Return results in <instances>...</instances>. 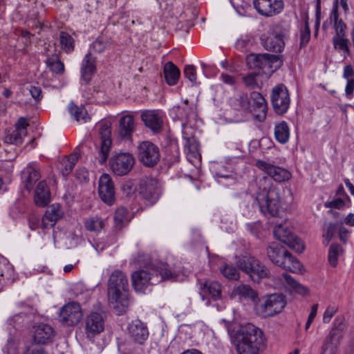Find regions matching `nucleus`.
<instances>
[{
  "label": "nucleus",
  "instance_id": "1",
  "mask_svg": "<svg viewBox=\"0 0 354 354\" xmlns=\"http://www.w3.org/2000/svg\"><path fill=\"white\" fill-rule=\"evenodd\" d=\"M173 118L182 121V133L184 140L185 151L189 162H193L200 156L199 145L193 135V129L190 122L196 117L195 107L189 105L188 100L184 101V104L174 106L170 110Z\"/></svg>",
  "mask_w": 354,
  "mask_h": 354
},
{
  "label": "nucleus",
  "instance_id": "2",
  "mask_svg": "<svg viewBox=\"0 0 354 354\" xmlns=\"http://www.w3.org/2000/svg\"><path fill=\"white\" fill-rule=\"evenodd\" d=\"M226 328L232 342L236 346L239 354H258L265 346L262 330L252 324L242 325L236 330H231L228 322Z\"/></svg>",
  "mask_w": 354,
  "mask_h": 354
},
{
  "label": "nucleus",
  "instance_id": "3",
  "mask_svg": "<svg viewBox=\"0 0 354 354\" xmlns=\"http://www.w3.org/2000/svg\"><path fill=\"white\" fill-rule=\"evenodd\" d=\"M179 272L171 270L167 263H160L151 268V271L141 270L132 274V284L138 292L145 293L149 286L155 285L162 280L178 281Z\"/></svg>",
  "mask_w": 354,
  "mask_h": 354
},
{
  "label": "nucleus",
  "instance_id": "4",
  "mask_svg": "<svg viewBox=\"0 0 354 354\" xmlns=\"http://www.w3.org/2000/svg\"><path fill=\"white\" fill-rule=\"evenodd\" d=\"M129 283L127 276L120 270H115L108 281V297L110 305L118 314L124 313L129 305Z\"/></svg>",
  "mask_w": 354,
  "mask_h": 354
},
{
  "label": "nucleus",
  "instance_id": "5",
  "mask_svg": "<svg viewBox=\"0 0 354 354\" xmlns=\"http://www.w3.org/2000/svg\"><path fill=\"white\" fill-rule=\"evenodd\" d=\"M254 205L264 215L270 214L273 217H277L283 212L280 194L277 188H271L268 190L264 188L258 192L253 205Z\"/></svg>",
  "mask_w": 354,
  "mask_h": 354
},
{
  "label": "nucleus",
  "instance_id": "6",
  "mask_svg": "<svg viewBox=\"0 0 354 354\" xmlns=\"http://www.w3.org/2000/svg\"><path fill=\"white\" fill-rule=\"evenodd\" d=\"M236 265L240 270L249 274L254 281H259L270 276V271L267 267L250 254L239 257Z\"/></svg>",
  "mask_w": 354,
  "mask_h": 354
},
{
  "label": "nucleus",
  "instance_id": "7",
  "mask_svg": "<svg viewBox=\"0 0 354 354\" xmlns=\"http://www.w3.org/2000/svg\"><path fill=\"white\" fill-rule=\"evenodd\" d=\"M286 301L282 295L273 294L264 298L257 304L255 310L257 315L262 317H268L280 313L285 308Z\"/></svg>",
  "mask_w": 354,
  "mask_h": 354
},
{
  "label": "nucleus",
  "instance_id": "8",
  "mask_svg": "<svg viewBox=\"0 0 354 354\" xmlns=\"http://www.w3.org/2000/svg\"><path fill=\"white\" fill-rule=\"evenodd\" d=\"M246 62L251 69H261L266 75H270L279 66L277 57L268 53L250 54Z\"/></svg>",
  "mask_w": 354,
  "mask_h": 354
},
{
  "label": "nucleus",
  "instance_id": "9",
  "mask_svg": "<svg viewBox=\"0 0 354 354\" xmlns=\"http://www.w3.org/2000/svg\"><path fill=\"white\" fill-rule=\"evenodd\" d=\"M344 320L343 317H337L335 319L334 327L325 339L322 354H336L337 345L346 328Z\"/></svg>",
  "mask_w": 354,
  "mask_h": 354
},
{
  "label": "nucleus",
  "instance_id": "10",
  "mask_svg": "<svg viewBox=\"0 0 354 354\" xmlns=\"http://www.w3.org/2000/svg\"><path fill=\"white\" fill-rule=\"evenodd\" d=\"M135 162L133 156L129 153H120L111 157L109 161L112 171L117 176L127 174Z\"/></svg>",
  "mask_w": 354,
  "mask_h": 354
},
{
  "label": "nucleus",
  "instance_id": "11",
  "mask_svg": "<svg viewBox=\"0 0 354 354\" xmlns=\"http://www.w3.org/2000/svg\"><path fill=\"white\" fill-rule=\"evenodd\" d=\"M138 158L147 167L155 166L160 160L158 147L149 141H143L138 147Z\"/></svg>",
  "mask_w": 354,
  "mask_h": 354
},
{
  "label": "nucleus",
  "instance_id": "12",
  "mask_svg": "<svg viewBox=\"0 0 354 354\" xmlns=\"http://www.w3.org/2000/svg\"><path fill=\"white\" fill-rule=\"evenodd\" d=\"M140 194L147 205L156 203L160 194V185L157 180L151 178H143L140 184Z\"/></svg>",
  "mask_w": 354,
  "mask_h": 354
},
{
  "label": "nucleus",
  "instance_id": "13",
  "mask_svg": "<svg viewBox=\"0 0 354 354\" xmlns=\"http://www.w3.org/2000/svg\"><path fill=\"white\" fill-rule=\"evenodd\" d=\"M82 316L80 304L72 301L62 307L59 313V321L66 326H75L81 321Z\"/></svg>",
  "mask_w": 354,
  "mask_h": 354
},
{
  "label": "nucleus",
  "instance_id": "14",
  "mask_svg": "<svg viewBox=\"0 0 354 354\" xmlns=\"http://www.w3.org/2000/svg\"><path fill=\"white\" fill-rule=\"evenodd\" d=\"M253 3L258 13L267 17L279 15L284 8L283 0H254Z\"/></svg>",
  "mask_w": 354,
  "mask_h": 354
},
{
  "label": "nucleus",
  "instance_id": "15",
  "mask_svg": "<svg viewBox=\"0 0 354 354\" xmlns=\"http://www.w3.org/2000/svg\"><path fill=\"white\" fill-rule=\"evenodd\" d=\"M271 100L273 109L277 114H283L288 110V88L280 84L272 90Z\"/></svg>",
  "mask_w": 354,
  "mask_h": 354
},
{
  "label": "nucleus",
  "instance_id": "16",
  "mask_svg": "<svg viewBox=\"0 0 354 354\" xmlns=\"http://www.w3.org/2000/svg\"><path fill=\"white\" fill-rule=\"evenodd\" d=\"M98 194L102 201L111 205L115 201V188L111 176L102 174L99 179Z\"/></svg>",
  "mask_w": 354,
  "mask_h": 354
},
{
  "label": "nucleus",
  "instance_id": "17",
  "mask_svg": "<svg viewBox=\"0 0 354 354\" xmlns=\"http://www.w3.org/2000/svg\"><path fill=\"white\" fill-rule=\"evenodd\" d=\"M127 335L134 343L143 344L149 337V330L145 323L139 319L133 320L127 327Z\"/></svg>",
  "mask_w": 354,
  "mask_h": 354
},
{
  "label": "nucleus",
  "instance_id": "18",
  "mask_svg": "<svg viewBox=\"0 0 354 354\" xmlns=\"http://www.w3.org/2000/svg\"><path fill=\"white\" fill-rule=\"evenodd\" d=\"M99 135L100 136V162L103 164L106 160L112 140L111 138V124L108 122L100 123L97 126Z\"/></svg>",
  "mask_w": 354,
  "mask_h": 354
},
{
  "label": "nucleus",
  "instance_id": "19",
  "mask_svg": "<svg viewBox=\"0 0 354 354\" xmlns=\"http://www.w3.org/2000/svg\"><path fill=\"white\" fill-rule=\"evenodd\" d=\"M104 329V318L97 312H91L85 319V332L87 336H95Z\"/></svg>",
  "mask_w": 354,
  "mask_h": 354
},
{
  "label": "nucleus",
  "instance_id": "20",
  "mask_svg": "<svg viewBox=\"0 0 354 354\" xmlns=\"http://www.w3.org/2000/svg\"><path fill=\"white\" fill-rule=\"evenodd\" d=\"M261 40L262 46L267 50L280 53L285 47L283 35L277 30L269 33L268 35H263L261 37Z\"/></svg>",
  "mask_w": 354,
  "mask_h": 354
},
{
  "label": "nucleus",
  "instance_id": "21",
  "mask_svg": "<svg viewBox=\"0 0 354 354\" xmlns=\"http://www.w3.org/2000/svg\"><path fill=\"white\" fill-rule=\"evenodd\" d=\"M140 118L145 125L153 132H158L162 127L163 116L158 110H146L141 113Z\"/></svg>",
  "mask_w": 354,
  "mask_h": 354
},
{
  "label": "nucleus",
  "instance_id": "22",
  "mask_svg": "<svg viewBox=\"0 0 354 354\" xmlns=\"http://www.w3.org/2000/svg\"><path fill=\"white\" fill-rule=\"evenodd\" d=\"M255 165L260 170L268 174L275 181L283 182L288 178V171L285 169L261 160H258Z\"/></svg>",
  "mask_w": 354,
  "mask_h": 354
},
{
  "label": "nucleus",
  "instance_id": "23",
  "mask_svg": "<svg viewBox=\"0 0 354 354\" xmlns=\"http://www.w3.org/2000/svg\"><path fill=\"white\" fill-rule=\"evenodd\" d=\"M270 261L277 266L285 268L288 250L285 246L272 243L267 250Z\"/></svg>",
  "mask_w": 354,
  "mask_h": 354
},
{
  "label": "nucleus",
  "instance_id": "24",
  "mask_svg": "<svg viewBox=\"0 0 354 354\" xmlns=\"http://www.w3.org/2000/svg\"><path fill=\"white\" fill-rule=\"evenodd\" d=\"M28 124L24 118H19L15 125V129L11 131H8L5 136V142L9 144H19L23 141L26 136V127Z\"/></svg>",
  "mask_w": 354,
  "mask_h": 354
},
{
  "label": "nucleus",
  "instance_id": "25",
  "mask_svg": "<svg viewBox=\"0 0 354 354\" xmlns=\"http://www.w3.org/2000/svg\"><path fill=\"white\" fill-rule=\"evenodd\" d=\"M54 330L48 324H39L34 327L33 339L37 344H45L52 341Z\"/></svg>",
  "mask_w": 354,
  "mask_h": 354
},
{
  "label": "nucleus",
  "instance_id": "26",
  "mask_svg": "<svg viewBox=\"0 0 354 354\" xmlns=\"http://www.w3.org/2000/svg\"><path fill=\"white\" fill-rule=\"evenodd\" d=\"M250 99L253 103L254 118L259 122L266 119L267 113V103L262 95L259 92H252Z\"/></svg>",
  "mask_w": 354,
  "mask_h": 354
},
{
  "label": "nucleus",
  "instance_id": "27",
  "mask_svg": "<svg viewBox=\"0 0 354 354\" xmlns=\"http://www.w3.org/2000/svg\"><path fill=\"white\" fill-rule=\"evenodd\" d=\"M136 130L134 117L131 114L122 115L119 120L118 133L121 138L129 140Z\"/></svg>",
  "mask_w": 354,
  "mask_h": 354
},
{
  "label": "nucleus",
  "instance_id": "28",
  "mask_svg": "<svg viewBox=\"0 0 354 354\" xmlns=\"http://www.w3.org/2000/svg\"><path fill=\"white\" fill-rule=\"evenodd\" d=\"M200 290L203 300H205V297H207L214 300H217L221 297V286L217 281H205L201 285Z\"/></svg>",
  "mask_w": 354,
  "mask_h": 354
},
{
  "label": "nucleus",
  "instance_id": "29",
  "mask_svg": "<svg viewBox=\"0 0 354 354\" xmlns=\"http://www.w3.org/2000/svg\"><path fill=\"white\" fill-rule=\"evenodd\" d=\"M96 59L92 55L91 51L88 52L84 57L81 66V76L86 83H88L96 70Z\"/></svg>",
  "mask_w": 354,
  "mask_h": 354
},
{
  "label": "nucleus",
  "instance_id": "30",
  "mask_svg": "<svg viewBox=\"0 0 354 354\" xmlns=\"http://www.w3.org/2000/svg\"><path fill=\"white\" fill-rule=\"evenodd\" d=\"M62 212L59 204H53L46 209L41 221L43 228L53 227L61 218Z\"/></svg>",
  "mask_w": 354,
  "mask_h": 354
},
{
  "label": "nucleus",
  "instance_id": "31",
  "mask_svg": "<svg viewBox=\"0 0 354 354\" xmlns=\"http://www.w3.org/2000/svg\"><path fill=\"white\" fill-rule=\"evenodd\" d=\"M40 174L34 164H29L21 171V178L24 188L30 191L33 184L39 180Z\"/></svg>",
  "mask_w": 354,
  "mask_h": 354
},
{
  "label": "nucleus",
  "instance_id": "32",
  "mask_svg": "<svg viewBox=\"0 0 354 354\" xmlns=\"http://www.w3.org/2000/svg\"><path fill=\"white\" fill-rule=\"evenodd\" d=\"M34 201L39 207H46L50 203V193L45 181L39 182L35 189Z\"/></svg>",
  "mask_w": 354,
  "mask_h": 354
},
{
  "label": "nucleus",
  "instance_id": "33",
  "mask_svg": "<svg viewBox=\"0 0 354 354\" xmlns=\"http://www.w3.org/2000/svg\"><path fill=\"white\" fill-rule=\"evenodd\" d=\"M329 19L330 22L334 24V28L336 32L335 36H345L346 26L342 19H339L338 3L337 1L333 3Z\"/></svg>",
  "mask_w": 354,
  "mask_h": 354
},
{
  "label": "nucleus",
  "instance_id": "34",
  "mask_svg": "<svg viewBox=\"0 0 354 354\" xmlns=\"http://www.w3.org/2000/svg\"><path fill=\"white\" fill-rule=\"evenodd\" d=\"M164 76L166 82L170 85H175L180 77V70L172 62H167L163 68Z\"/></svg>",
  "mask_w": 354,
  "mask_h": 354
},
{
  "label": "nucleus",
  "instance_id": "35",
  "mask_svg": "<svg viewBox=\"0 0 354 354\" xmlns=\"http://www.w3.org/2000/svg\"><path fill=\"white\" fill-rule=\"evenodd\" d=\"M232 295L240 299H250L253 301L257 298V292L248 285L241 284L235 286L232 290Z\"/></svg>",
  "mask_w": 354,
  "mask_h": 354
},
{
  "label": "nucleus",
  "instance_id": "36",
  "mask_svg": "<svg viewBox=\"0 0 354 354\" xmlns=\"http://www.w3.org/2000/svg\"><path fill=\"white\" fill-rule=\"evenodd\" d=\"M47 67L56 75H61L64 73V64L57 54H53L46 60Z\"/></svg>",
  "mask_w": 354,
  "mask_h": 354
},
{
  "label": "nucleus",
  "instance_id": "37",
  "mask_svg": "<svg viewBox=\"0 0 354 354\" xmlns=\"http://www.w3.org/2000/svg\"><path fill=\"white\" fill-rule=\"evenodd\" d=\"M68 111L71 115L78 122L85 123L90 120L86 110L82 106H77L71 102L68 104Z\"/></svg>",
  "mask_w": 354,
  "mask_h": 354
},
{
  "label": "nucleus",
  "instance_id": "38",
  "mask_svg": "<svg viewBox=\"0 0 354 354\" xmlns=\"http://www.w3.org/2000/svg\"><path fill=\"white\" fill-rule=\"evenodd\" d=\"M79 149L77 148L75 151L71 154L68 157L62 159V174L64 176L68 175L73 170L74 166L76 165L79 158Z\"/></svg>",
  "mask_w": 354,
  "mask_h": 354
},
{
  "label": "nucleus",
  "instance_id": "39",
  "mask_svg": "<svg viewBox=\"0 0 354 354\" xmlns=\"http://www.w3.org/2000/svg\"><path fill=\"white\" fill-rule=\"evenodd\" d=\"M111 45L109 39L104 35L98 36L91 44L90 49L91 52L95 53H102Z\"/></svg>",
  "mask_w": 354,
  "mask_h": 354
},
{
  "label": "nucleus",
  "instance_id": "40",
  "mask_svg": "<svg viewBox=\"0 0 354 354\" xmlns=\"http://www.w3.org/2000/svg\"><path fill=\"white\" fill-rule=\"evenodd\" d=\"M59 44L61 48L66 53L73 51L75 48V41L72 36L68 32L62 31L59 33Z\"/></svg>",
  "mask_w": 354,
  "mask_h": 354
},
{
  "label": "nucleus",
  "instance_id": "41",
  "mask_svg": "<svg viewBox=\"0 0 354 354\" xmlns=\"http://www.w3.org/2000/svg\"><path fill=\"white\" fill-rule=\"evenodd\" d=\"M305 243L301 238L297 234L289 232V249L297 253H302L305 250Z\"/></svg>",
  "mask_w": 354,
  "mask_h": 354
},
{
  "label": "nucleus",
  "instance_id": "42",
  "mask_svg": "<svg viewBox=\"0 0 354 354\" xmlns=\"http://www.w3.org/2000/svg\"><path fill=\"white\" fill-rule=\"evenodd\" d=\"M274 137L281 144H285L288 141V124L285 121L275 126Z\"/></svg>",
  "mask_w": 354,
  "mask_h": 354
},
{
  "label": "nucleus",
  "instance_id": "43",
  "mask_svg": "<svg viewBox=\"0 0 354 354\" xmlns=\"http://www.w3.org/2000/svg\"><path fill=\"white\" fill-rule=\"evenodd\" d=\"M273 234L274 237L284 244H288V225L284 221L283 223L276 225Z\"/></svg>",
  "mask_w": 354,
  "mask_h": 354
},
{
  "label": "nucleus",
  "instance_id": "44",
  "mask_svg": "<svg viewBox=\"0 0 354 354\" xmlns=\"http://www.w3.org/2000/svg\"><path fill=\"white\" fill-rule=\"evenodd\" d=\"M339 225L340 223H330L325 225L323 234L324 243L325 245H328L330 241L335 236L337 230H339Z\"/></svg>",
  "mask_w": 354,
  "mask_h": 354
},
{
  "label": "nucleus",
  "instance_id": "45",
  "mask_svg": "<svg viewBox=\"0 0 354 354\" xmlns=\"http://www.w3.org/2000/svg\"><path fill=\"white\" fill-rule=\"evenodd\" d=\"M343 252L342 248L339 244H332L328 250V262L333 267L337 265L338 257Z\"/></svg>",
  "mask_w": 354,
  "mask_h": 354
},
{
  "label": "nucleus",
  "instance_id": "46",
  "mask_svg": "<svg viewBox=\"0 0 354 354\" xmlns=\"http://www.w3.org/2000/svg\"><path fill=\"white\" fill-rule=\"evenodd\" d=\"M259 73H250L243 77V82L245 86L249 89H254L260 87V82L259 80Z\"/></svg>",
  "mask_w": 354,
  "mask_h": 354
},
{
  "label": "nucleus",
  "instance_id": "47",
  "mask_svg": "<svg viewBox=\"0 0 354 354\" xmlns=\"http://www.w3.org/2000/svg\"><path fill=\"white\" fill-rule=\"evenodd\" d=\"M289 283V292L290 290L294 291L295 292L301 295L305 296L309 293V290L307 287L300 283L299 281L294 279L292 277L289 275L288 278Z\"/></svg>",
  "mask_w": 354,
  "mask_h": 354
},
{
  "label": "nucleus",
  "instance_id": "48",
  "mask_svg": "<svg viewBox=\"0 0 354 354\" xmlns=\"http://www.w3.org/2000/svg\"><path fill=\"white\" fill-rule=\"evenodd\" d=\"M85 227L90 232H98L104 226L103 221L98 217H91L84 223Z\"/></svg>",
  "mask_w": 354,
  "mask_h": 354
},
{
  "label": "nucleus",
  "instance_id": "49",
  "mask_svg": "<svg viewBox=\"0 0 354 354\" xmlns=\"http://www.w3.org/2000/svg\"><path fill=\"white\" fill-rule=\"evenodd\" d=\"M115 227L121 229L124 222L127 221V210L123 207L118 208L114 214Z\"/></svg>",
  "mask_w": 354,
  "mask_h": 354
},
{
  "label": "nucleus",
  "instance_id": "50",
  "mask_svg": "<svg viewBox=\"0 0 354 354\" xmlns=\"http://www.w3.org/2000/svg\"><path fill=\"white\" fill-rule=\"evenodd\" d=\"M254 39L250 35H244L239 39L236 42V47L241 51L250 50L253 46Z\"/></svg>",
  "mask_w": 354,
  "mask_h": 354
},
{
  "label": "nucleus",
  "instance_id": "51",
  "mask_svg": "<svg viewBox=\"0 0 354 354\" xmlns=\"http://www.w3.org/2000/svg\"><path fill=\"white\" fill-rule=\"evenodd\" d=\"M221 274L228 279L237 280L239 278V273L236 268L232 265L225 264L221 267Z\"/></svg>",
  "mask_w": 354,
  "mask_h": 354
},
{
  "label": "nucleus",
  "instance_id": "52",
  "mask_svg": "<svg viewBox=\"0 0 354 354\" xmlns=\"http://www.w3.org/2000/svg\"><path fill=\"white\" fill-rule=\"evenodd\" d=\"M334 47L344 55L348 53V40L344 36H335L333 39Z\"/></svg>",
  "mask_w": 354,
  "mask_h": 354
},
{
  "label": "nucleus",
  "instance_id": "53",
  "mask_svg": "<svg viewBox=\"0 0 354 354\" xmlns=\"http://www.w3.org/2000/svg\"><path fill=\"white\" fill-rule=\"evenodd\" d=\"M289 272L295 274H303L305 268L303 264L289 253Z\"/></svg>",
  "mask_w": 354,
  "mask_h": 354
},
{
  "label": "nucleus",
  "instance_id": "54",
  "mask_svg": "<svg viewBox=\"0 0 354 354\" xmlns=\"http://www.w3.org/2000/svg\"><path fill=\"white\" fill-rule=\"evenodd\" d=\"M310 38V30L307 19L305 20L304 28L301 29L299 33L300 46L306 45Z\"/></svg>",
  "mask_w": 354,
  "mask_h": 354
},
{
  "label": "nucleus",
  "instance_id": "55",
  "mask_svg": "<svg viewBox=\"0 0 354 354\" xmlns=\"http://www.w3.org/2000/svg\"><path fill=\"white\" fill-rule=\"evenodd\" d=\"M184 75L191 82L195 83L196 81V70L194 65H187L185 67Z\"/></svg>",
  "mask_w": 354,
  "mask_h": 354
},
{
  "label": "nucleus",
  "instance_id": "56",
  "mask_svg": "<svg viewBox=\"0 0 354 354\" xmlns=\"http://www.w3.org/2000/svg\"><path fill=\"white\" fill-rule=\"evenodd\" d=\"M337 311V308L335 306H328L323 315V322L324 323H328L332 317Z\"/></svg>",
  "mask_w": 354,
  "mask_h": 354
},
{
  "label": "nucleus",
  "instance_id": "57",
  "mask_svg": "<svg viewBox=\"0 0 354 354\" xmlns=\"http://www.w3.org/2000/svg\"><path fill=\"white\" fill-rule=\"evenodd\" d=\"M344 205H345L344 201L342 198H339L333 200L331 201L326 202L324 204V206L326 207L335 208V209H338L343 208L344 207Z\"/></svg>",
  "mask_w": 354,
  "mask_h": 354
},
{
  "label": "nucleus",
  "instance_id": "58",
  "mask_svg": "<svg viewBox=\"0 0 354 354\" xmlns=\"http://www.w3.org/2000/svg\"><path fill=\"white\" fill-rule=\"evenodd\" d=\"M5 350L8 354H16L17 343L14 339L10 338L8 340V343L6 346Z\"/></svg>",
  "mask_w": 354,
  "mask_h": 354
},
{
  "label": "nucleus",
  "instance_id": "59",
  "mask_svg": "<svg viewBox=\"0 0 354 354\" xmlns=\"http://www.w3.org/2000/svg\"><path fill=\"white\" fill-rule=\"evenodd\" d=\"M29 92L31 96L37 101H39L42 97L41 89L39 87L30 86Z\"/></svg>",
  "mask_w": 354,
  "mask_h": 354
},
{
  "label": "nucleus",
  "instance_id": "60",
  "mask_svg": "<svg viewBox=\"0 0 354 354\" xmlns=\"http://www.w3.org/2000/svg\"><path fill=\"white\" fill-rule=\"evenodd\" d=\"M338 231L340 241L345 243L348 237L349 230L340 223Z\"/></svg>",
  "mask_w": 354,
  "mask_h": 354
},
{
  "label": "nucleus",
  "instance_id": "61",
  "mask_svg": "<svg viewBox=\"0 0 354 354\" xmlns=\"http://www.w3.org/2000/svg\"><path fill=\"white\" fill-rule=\"evenodd\" d=\"M343 77L346 80H354V71L351 65H346L344 67Z\"/></svg>",
  "mask_w": 354,
  "mask_h": 354
},
{
  "label": "nucleus",
  "instance_id": "62",
  "mask_svg": "<svg viewBox=\"0 0 354 354\" xmlns=\"http://www.w3.org/2000/svg\"><path fill=\"white\" fill-rule=\"evenodd\" d=\"M220 78L225 84L227 85L233 86L235 84V78L232 75L222 73L220 76Z\"/></svg>",
  "mask_w": 354,
  "mask_h": 354
},
{
  "label": "nucleus",
  "instance_id": "63",
  "mask_svg": "<svg viewBox=\"0 0 354 354\" xmlns=\"http://www.w3.org/2000/svg\"><path fill=\"white\" fill-rule=\"evenodd\" d=\"M88 176V171L84 168L79 169L76 171V177L80 182L87 180Z\"/></svg>",
  "mask_w": 354,
  "mask_h": 354
},
{
  "label": "nucleus",
  "instance_id": "64",
  "mask_svg": "<svg viewBox=\"0 0 354 354\" xmlns=\"http://www.w3.org/2000/svg\"><path fill=\"white\" fill-rule=\"evenodd\" d=\"M354 91V80H347V83L345 88L346 95L348 96L353 95Z\"/></svg>",
  "mask_w": 354,
  "mask_h": 354
}]
</instances>
